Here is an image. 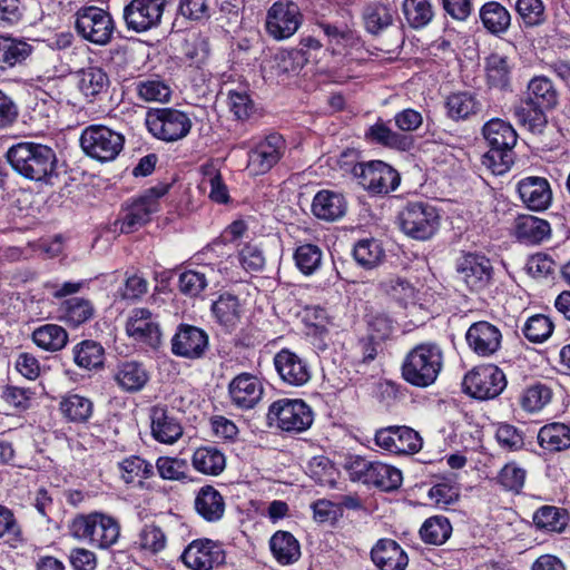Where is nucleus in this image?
I'll use <instances>...</instances> for the list:
<instances>
[{"label": "nucleus", "mask_w": 570, "mask_h": 570, "mask_svg": "<svg viewBox=\"0 0 570 570\" xmlns=\"http://www.w3.org/2000/svg\"><path fill=\"white\" fill-rule=\"evenodd\" d=\"M6 157L12 169L26 179L47 181L56 171V153L47 145L21 141L11 146Z\"/></svg>", "instance_id": "f257e3e1"}, {"label": "nucleus", "mask_w": 570, "mask_h": 570, "mask_svg": "<svg viewBox=\"0 0 570 570\" xmlns=\"http://www.w3.org/2000/svg\"><path fill=\"white\" fill-rule=\"evenodd\" d=\"M443 363L444 355L441 346L433 342H423L405 354L401 375L412 386L425 389L436 382Z\"/></svg>", "instance_id": "f03ea898"}, {"label": "nucleus", "mask_w": 570, "mask_h": 570, "mask_svg": "<svg viewBox=\"0 0 570 570\" xmlns=\"http://www.w3.org/2000/svg\"><path fill=\"white\" fill-rule=\"evenodd\" d=\"M525 106L514 107V117L531 131H541L547 124L546 110L553 109L559 101V92L546 76L533 77L527 86Z\"/></svg>", "instance_id": "7ed1b4c3"}, {"label": "nucleus", "mask_w": 570, "mask_h": 570, "mask_svg": "<svg viewBox=\"0 0 570 570\" xmlns=\"http://www.w3.org/2000/svg\"><path fill=\"white\" fill-rule=\"evenodd\" d=\"M68 530L72 538L92 548L107 550L119 541L121 527L115 517L94 511L77 514L70 521Z\"/></svg>", "instance_id": "20e7f679"}, {"label": "nucleus", "mask_w": 570, "mask_h": 570, "mask_svg": "<svg viewBox=\"0 0 570 570\" xmlns=\"http://www.w3.org/2000/svg\"><path fill=\"white\" fill-rule=\"evenodd\" d=\"M345 469L353 481L392 491L402 484V472L380 461H368L360 455L346 458Z\"/></svg>", "instance_id": "39448f33"}, {"label": "nucleus", "mask_w": 570, "mask_h": 570, "mask_svg": "<svg viewBox=\"0 0 570 570\" xmlns=\"http://www.w3.org/2000/svg\"><path fill=\"white\" fill-rule=\"evenodd\" d=\"M400 229L416 240L430 239L439 229L440 215L435 207L428 203H409L397 216Z\"/></svg>", "instance_id": "423d86ee"}, {"label": "nucleus", "mask_w": 570, "mask_h": 570, "mask_svg": "<svg viewBox=\"0 0 570 570\" xmlns=\"http://www.w3.org/2000/svg\"><path fill=\"white\" fill-rule=\"evenodd\" d=\"M168 185H158L147 189L139 198L128 205L114 226L115 232L130 234L150 220L160 208L159 199L167 194Z\"/></svg>", "instance_id": "0eeeda50"}, {"label": "nucleus", "mask_w": 570, "mask_h": 570, "mask_svg": "<svg viewBox=\"0 0 570 570\" xmlns=\"http://www.w3.org/2000/svg\"><path fill=\"white\" fill-rule=\"evenodd\" d=\"M122 134L102 125H91L85 128L80 136L83 153L100 163L116 159L124 148Z\"/></svg>", "instance_id": "6e6552de"}, {"label": "nucleus", "mask_w": 570, "mask_h": 570, "mask_svg": "<svg viewBox=\"0 0 570 570\" xmlns=\"http://www.w3.org/2000/svg\"><path fill=\"white\" fill-rule=\"evenodd\" d=\"M267 420L282 431L301 433L312 425L314 415L303 400L279 399L269 405Z\"/></svg>", "instance_id": "1a4fd4ad"}, {"label": "nucleus", "mask_w": 570, "mask_h": 570, "mask_svg": "<svg viewBox=\"0 0 570 570\" xmlns=\"http://www.w3.org/2000/svg\"><path fill=\"white\" fill-rule=\"evenodd\" d=\"M146 126L157 139L173 142L185 138L193 126L189 116L174 108H158L147 112Z\"/></svg>", "instance_id": "9d476101"}, {"label": "nucleus", "mask_w": 570, "mask_h": 570, "mask_svg": "<svg viewBox=\"0 0 570 570\" xmlns=\"http://www.w3.org/2000/svg\"><path fill=\"white\" fill-rule=\"evenodd\" d=\"M351 171L357 183L373 194H387L395 190L400 184L399 173L381 160L357 163Z\"/></svg>", "instance_id": "9b49d317"}, {"label": "nucleus", "mask_w": 570, "mask_h": 570, "mask_svg": "<svg viewBox=\"0 0 570 570\" xmlns=\"http://www.w3.org/2000/svg\"><path fill=\"white\" fill-rule=\"evenodd\" d=\"M75 28L85 40L99 46L107 45L115 30L111 16L94 6L77 11Z\"/></svg>", "instance_id": "f8f14e48"}, {"label": "nucleus", "mask_w": 570, "mask_h": 570, "mask_svg": "<svg viewBox=\"0 0 570 570\" xmlns=\"http://www.w3.org/2000/svg\"><path fill=\"white\" fill-rule=\"evenodd\" d=\"M463 390L474 399L489 400L501 394L507 385L504 373L495 365H481L463 379Z\"/></svg>", "instance_id": "ddd939ff"}, {"label": "nucleus", "mask_w": 570, "mask_h": 570, "mask_svg": "<svg viewBox=\"0 0 570 570\" xmlns=\"http://www.w3.org/2000/svg\"><path fill=\"white\" fill-rule=\"evenodd\" d=\"M302 23L297 4L288 0L273 3L266 14V30L276 40L291 38Z\"/></svg>", "instance_id": "4468645a"}, {"label": "nucleus", "mask_w": 570, "mask_h": 570, "mask_svg": "<svg viewBox=\"0 0 570 570\" xmlns=\"http://www.w3.org/2000/svg\"><path fill=\"white\" fill-rule=\"evenodd\" d=\"M285 149V140L279 134L266 136L248 154L249 174L258 176L268 173L284 156Z\"/></svg>", "instance_id": "2eb2a0df"}, {"label": "nucleus", "mask_w": 570, "mask_h": 570, "mask_svg": "<svg viewBox=\"0 0 570 570\" xmlns=\"http://www.w3.org/2000/svg\"><path fill=\"white\" fill-rule=\"evenodd\" d=\"M375 444L395 454H414L422 449V438L407 426H387L376 431Z\"/></svg>", "instance_id": "dca6fc26"}, {"label": "nucleus", "mask_w": 570, "mask_h": 570, "mask_svg": "<svg viewBox=\"0 0 570 570\" xmlns=\"http://www.w3.org/2000/svg\"><path fill=\"white\" fill-rule=\"evenodd\" d=\"M184 563L194 570H213L224 563L225 552L222 546L209 539L193 541L183 553Z\"/></svg>", "instance_id": "f3484780"}, {"label": "nucleus", "mask_w": 570, "mask_h": 570, "mask_svg": "<svg viewBox=\"0 0 570 570\" xmlns=\"http://www.w3.org/2000/svg\"><path fill=\"white\" fill-rule=\"evenodd\" d=\"M126 333L138 343L156 348L161 332L156 317L146 308H134L126 322Z\"/></svg>", "instance_id": "a211bd4d"}, {"label": "nucleus", "mask_w": 570, "mask_h": 570, "mask_svg": "<svg viewBox=\"0 0 570 570\" xmlns=\"http://www.w3.org/2000/svg\"><path fill=\"white\" fill-rule=\"evenodd\" d=\"M456 272L471 291L478 292L489 284L492 265L484 255L468 253L459 259Z\"/></svg>", "instance_id": "6ab92c4d"}, {"label": "nucleus", "mask_w": 570, "mask_h": 570, "mask_svg": "<svg viewBox=\"0 0 570 570\" xmlns=\"http://www.w3.org/2000/svg\"><path fill=\"white\" fill-rule=\"evenodd\" d=\"M208 347V335L193 325H180L171 338V352L180 357L200 358Z\"/></svg>", "instance_id": "aec40b11"}, {"label": "nucleus", "mask_w": 570, "mask_h": 570, "mask_svg": "<svg viewBox=\"0 0 570 570\" xmlns=\"http://www.w3.org/2000/svg\"><path fill=\"white\" fill-rule=\"evenodd\" d=\"M274 366L281 380L292 386H303L312 376L307 362L287 348L275 354Z\"/></svg>", "instance_id": "412c9836"}, {"label": "nucleus", "mask_w": 570, "mask_h": 570, "mask_svg": "<svg viewBox=\"0 0 570 570\" xmlns=\"http://www.w3.org/2000/svg\"><path fill=\"white\" fill-rule=\"evenodd\" d=\"M264 386L259 379L250 373L235 376L228 384V394L233 405L242 410L254 409L262 400Z\"/></svg>", "instance_id": "4be33fe9"}, {"label": "nucleus", "mask_w": 570, "mask_h": 570, "mask_svg": "<svg viewBox=\"0 0 570 570\" xmlns=\"http://www.w3.org/2000/svg\"><path fill=\"white\" fill-rule=\"evenodd\" d=\"M164 9L147 0H131L124 9L129 30L145 32L160 24Z\"/></svg>", "instance_id": "5701e85b"}, {"label": "nucleus", "mask_w": 570, "mask_h": 570, "mask_svg": "<svg viewBox=\"0 0 570 570\" xmlns=\"http://www.w3.org/2000/svg\"><path fill=\"white\" fill-rule=\"evenodd\" d=\"M465 340L469 347L479 356H491L499 351L502 334L495 325L482 321L469 327Z\"/></svg>", "instance_id": "b1692460"}, {"label": "nucleus", "mask_w": 570, "mask_h": 570, "mask_svg": "<svg viewBox=\"0 0 570 570\" xmlns=\"http://www.w3.org/2000/svg\"><path fill=\"white\" fill-rule=\"evenodd\" d=\"M114 381L127 393L141 391L149 381V372L144 363L138 361H121L114 370Z\"/></svg>", "instance_id": "393cba45"}, {"label": "nucleus", "mask_w": 570, "mask_h": 570, "mask_svg": "<svg viewBox=\"0 0 570 570\" xmlns=\"http://www.w3.org/2000/svg\"><path fill=\"white\" fill-rule=\"evenodd\" d=\"M518 191L523 204L532 210H544L552 200L550 184L542 177L523 178L518 184Z\"/></svg>", "instance_id": "a878e982"}, {"label": "nucleus", "mask_w": 570, "mask_h": 570, "mask_svg": "<svg viewBox=\"0 0 570 570\" xmlns=\"http://www.w3.org/2000/svg\"><path fill=\"white\" fill-rule=\"evenodd\" d=\"M150 419L151 435L156 441L174 444L181 438L184 429L179 420L166 407H153Z\"/></svg>", "instance_id": "bb28decb"}, {"label": "nucleus", "mask_w": 570, "mask_h": 570, "mask_svg": "<svg viewBox=\"0 0 570 570\" xmlns=\"http://www.w3.org/2000/svg\"><path fill=\"white\" fill-rule=\"evenodd\" d=\"M371 558L381 570H405L409 558L401 546L392 539H381L372 548Z\"/></svg>", "instance_id": "cd10ccee"}, {"label": "nucleus", "mask_w": 570, "mask_h": 570, "mask_svg": "<svg viewBox=\"0 0 570 570\" xmlns=\"http://www.w3.org/2000/svg\"><path fill=\"white\" fill-rule=\"evenodd\" d=\"M347 209V203L344 196L332 190H320L313 199V215L325 222H335L341 219Z\"/></svg>", "instance_id": "c85d7f7f"}, {"label": "nucleus", "mask_w": 570, "mask_h": 570, "mask_svg": "<svg viewBox=\"0 0 570 570\" xmlns=\"http://www.w3.org/2000/svg\"><path fill=\"white\" fill-rule=\"evenodd\" d=\"M196 512L208 522L220 520L225 512L223 495L212 485L202 487L194 500Z\"/></svg>", "instance_id": "c756f323"}, {"label": "nucleus", "mask_w": 570, "mask_h": 570, "mask_svg": "<svg viewBox=\"0 0 570 570\" xmlns=\"http://www.w3.org/2000/svg\"><path fill=\"white\" fill-rule=\"evenodd\" d=\"M512 69L513 65L507 56L498 52L491 53L484 62L488 86L499 90H509Z\"/></svg>", "instance_id": "7c9ffc66"}, {"label": "nucleus", "mask_w": 570, "mask_h": 570, "mask_svg": "<svg viewBox=\"0 0 570 570\" xmlns=\"http://www.w3.org/2000/svg\"><path fill=\"white\" fill-rule=\"evenodd\" d=\"M365 138L371 142L401 151L410 150L414 144L411 136L393 131L382 120L376 121L366 130Z\"/></svg>", "instance_id": "2f4dec72"}, {"label": "nucleus", "mask_w": 570, "mask_h": 570, "mask_svg": "<svg viewBox=\"0 0 570 570\" xmlns=\"http://www.w3.org/2000/svg\"><path fill=\"white\" fill-rule=\"evenodd\" d=\"M515 236L527 244H540L551 234L550 224L535 216L523 215L515 219Z\"/></svg>", "instance_id": "473e14b6"}, {"label": "nucleus", "mask_w": 570, "mask_h": 570, "mask_svg": "<svg viewBox=\"0 0 570 570\" xmlns=\"http://www.w3.org/2000/svg\"><path fill=\"white\" fill-rule=\"evenodd\" d=\"M448 116L455 121L468 120L482 110V104L475 95L461 91L450 95L445 102Z\"/></svg>", "instance_id": "72a5a7b5"}, {"label": "nucleus", "mask_w": 570, "mask_h": 570, "mask_svg": "<svg viewBox=\"0 0 570 570\" xmlns=\"http://www.w3.org/2000/svg\"><path fill=\"white\" fill-rule=\"evenodd\" d=\"M191 464L199 473L217 476L226 468V458L216 446H200L195 450L191 456Z\"/></svg>", "instance_id": "f704fd0d"}, {"label": "nucleus", "mask_w": 570, "mask_h": 570, "mask_svg": "<svg viewBox=\"0 0 570 570\" xmlns=\"http://www.w3.org/2000/svg\"><path fill=\"white\" fill-rule=\"evenodd\" d=\"M482 132L490 147L513 149L517 144L518 136L513 127L499 118L489 120Z\"/></svg>", "instance_id": "c9c22d12"}, {"label": "nucleus", "mask_w": 570, "mask_h": 570, "mask_svg": "<svg viewBox=\"0 0 570 570\" xmlns=\"http://www.w3.org/2000/svg\"><path fill=\"white\" fill-rule=\"evenodd\" d=\"M479 14L483 27L492 35H502L510 28L511 14L500 2L484 3Z\"/></svg>", "instance_id": "e433bc0d"}, {"label": "nucleus", "mask_w": 570, "mask_h": 570, "mask_svg": "<svg viewBox=\"0 0 570 570\" xmlns=\"http://www.w3.org/2000/svg\"><path fill=\"white\" fill-rule=\"evenodd\" d=\"M203 178L199 188L208 193V197L218 204H226L229 200L228 188L223 181L219 169L213 164L207 163L200 168Z\"/></svg>", "instance_id": "4c0bfd02"}, {"label": "nucleus", "mask_w": 570, "mask_h": 570, "mask_svg": "<svg viewBox=\"0 0 570 570\" xmlns=\"http://www.w3.org/2000/svg\"><path fill=\"white\" fill-rule=\"evenodd\" d=\"M217 322L226 328H234L242 317V305L237 296L224 293L212 305Z\"/></svg>", "instance_id": "58836bf2"}, {"label": "nucleus", "mask_w": 570, "mask_h": 570, "mask_svg": "<svg viewBox=\"0 0 570 570\" xmlns=\"http://www.w3.org/2000/svg\"><path fill=\"white\" fill-rule=\"evenodd\" d=\"M273 556L281 564H291L298 560L301 548L294 535L287 531H277L269 540Z\"/></svg>", "instance_id": "ea45409f"}, {"label": "nucleus", "mask_w": 570, "mask_h": 570, "mask_svg": "<svg viewBox=\"0 0 570 570\" xmlns=\"http://www.w3.org/2000/svg\"><path fill=\"white\" fill-rule=\"evenodd\" d=\"M31 53L26 41L0 36V69L12 68L23 62Z\"/></svg>", "instance_id": "a19ab883"}, {"label": "nucleus", "mask_w": 570, "mask_h": 570, "mask_svg": "<svg viewBox=\"0 0 570 570\" xmlns=\"http://www.w3.org/2000/svg\"><path fill=\"white\" fill-rule=\"evenodd\" d=\"M538 442L548 451H562L570 446V426L563 423H551L540 429Z\"/></svg>", "instance_id": "79ce46f5"}, {"label": "nucleus", "mask_w": 570, "mask_h": 570, "mask_svg": "<svg viewBox=\"0 0 570 570\" xmlns=\"http://www.w3.org/2000/svg\"><path fill=\"white\" fill-rule=\"evenodd\" d=\"M75 363L86 370H97L104 366L105 350L100 343L86 340L73 347Z\"/></svg>", "instance_id": "37998d69"}, {"label": "nucleus", "mask_w": 570, "mask_h": 570, "mask_svg": "<svg viewBox=\"0 0 570 570\" xmlns=\"http://www.w3.org/2000/svg\"><path fill=\"white\" fill-rule=\"evenodd\" d=\"M32 340L40 348L56 352L66 346L68 334L63 327L57 324H46L33 331Z\"/></svg>", "instance_id": "c03bdc74"}, {"label": "nucleus", "mask_w": 570, "mask_h": 570, "mask_svg": "<svg viewBox=\"0 0 570 570\" xmlns=\"http://www.w3.org/2000/svg\"><path fill=\"white\" fill-rule=\"evenodd\" d=\"M94 313L95 308L91 302L81 297L69 298L61 305V320L73 327L89 321Z\"/></svg>", "instance_id": "a18cd8bd"}, {"label": "nucleus", "mask_w": 570, "mask_h": 570, "mask_svg": "<svg viewBox=\"0 0 570 570\" xmlns=\"http://www.w3.org/2000/svg\"><path fill=\"white\" fill-rule=\"evenodd\" d=\"M92 402L79 394H68L60 402L61 413L71 422L82 423L88 421L92 414Z\"/></svg>", "instance_id": "49530a36"}, {"label": "nucleus", "mask_w": 570, "mask_h": 570, "mask_svg": "<svg viewBox=\"0 0 570 570\" xmlns=\"http://www.w3.org/2000/svg\"><path fill=\"white\" fill-rule=\"evenodd\" d=\"M353 256L358 265L371 269L382 263L384 249L377 239L364 238L355 244Z\"/></svg>", "instance_id": "de8ad7c7"}, {"label": "nucleus", "mask_w": 570, "mask_h": 570, "mask_svg": "<svg viewBox=\"0 0 570 570\" xmlns=\"http://www.w3.org/2000/svg\"><path fill=\"white\" fill-rule=\"evenodd\" d=\"M138 98L145 102H166L171 95L170 87L159 78L141 79L135 82Z\"/></svg>", "instance_id": "09e8293b"}, {"label": "nucleus", "mask_w": 570, "mask_h": 570, "mask_svg": "<svg viewBox=\"0 0 570 570\" xmlns=\"http://www.w3.org/2000/svg\"><path fill=\"white\" fill-rule=\"evenodd\" d=\"M121 479L126 483H142V480L154 475V466L140 456H129L119 463Z\"/></svg>", "instance_id": "8fccbe9b"}, {"label": "nucleus", "mask_w": 570, "mask_h": 570, "mask_svg": "<svg viewBox=\"0 0 570 570\" xmlns=\"http://www.w3.org/2000/svg\"><path fill=\"white\" fill-rule=\"evenodd\" d=\"M109 78L98 67H89L79 71V89L87 97H95L107 90Z\"/></svg>", "instance_id": "3c124183"}, {"label": "nucleus", "mask_w": 570, "mask_h": 570, "mask_svg": "<svg viewBox=\"0 0 570 570\" xmlns=\"http://www.w3.org/2000/svg\"><path fill=\"white\" fill-rule=\"evenodd\" d=\"M0 539L12 548L23 542L22 529L11 509L0 504Z\"/></svg>", "instance_id": "603ef678"}, {"label": "nucleus", "mask_w": 570, "mask_h": 570, "mask_svg": "<svg viewBox=\"0 0 570 570\" xmlns=\"http://www.w3.org/2000/svg\"><path fill=\"white\" fill-rule=\"evenodd\" d=\"M452 527L445 517H433L428 519L421 527L420 534L424 542L442 544L451 535Z\"/></svg>", "instance_id": "864d4df0"}, {"label": "nucleus", "mask_w": 570, "mask_h": 570, "mask_svg": "<svg viewBox=\"0 0 570 570\" xmlns=\"http://www.w3.org/2000/svg\"><path fill=\"white\" fill-rule=\"evenodd\" d=\"M383 286L386 294L404 307L414 305L417 301L416 288L405 278L392 277Z\"/></svg>", "instance_id": "5fc2aeb1"}, {"label": "nucleus", "mask_w": 570, "mask_h": 570, "mask_svg": "<svg viewBox=\"0 0 570 570\" xmlns=\"http://www.w3.org/2000/svg\"><path fill=\"white\" fill-rule=\"evenodd\" d=\"M553 328L554 325L550 317L543 314H535L525 321L522 332L530 342L543 343L552 335Z\"/></svg>", "instance_id": "6e6d98bb"}, {"label": "nucleus", "mask_w": 570, "mask_h": 570, "mask_svg": "<svg viewBox=\"0 0 570 570\" xmlns=\"http://www.w3.org/2000/svg\"><path fill=\"white\" fill-rule=\"evenodd\" d=\"M403 12L406 21L414 29L425 27L433 18V10L429 0H405Z\"/></svg>", "instance_id": "4d7b16f0"}, {"label": "nucleus", "mask_w": 570, "mask_h": 570, "mask_svg": "<svg viewBox=\"0 0 570 570\" xmlns=\"http://www.w3.org/2000/svg\"><path fill=\"white\" fill-rule=\"evenodd\" d=\"M533 521L540 529L561 532L567 525V515L557 507L544 505L537 510Z\"/></svg>", "instance_id": "13d9d810"}, {"label": "nucleus", "mask_w": 570, "mask_h": 570, "mask_svg": "<svg viewBox=\"0 0 570 570\" xmlns=\"http://www.w3.org/2000/svg\"><path fill=\"white\" fill-rule=\"evenodd\" d=\"M552 399L551 390L543 384H534L523 391L520 404L529 413L541 411Z\"/></svg>", "instance_id": "bf43d9fd"}, {"label": "nucleus", "mask_w": 570, "mask_h": 570, "mask_svg": "<svg viewBox=\"0 0 570 570\" xmlns=\"http://www.w3.org/2000/svg\"><path fill=\"white\" fill-rule=\"evenodd\" d=\"M294 259L303 274L311 275L321 266L322 250L316 245L304 244L296 248Z\"/></svg>", "instance_id": "052dcab7"}, {"label": "nucleus", "mask_w": 570, "mask_h": 570, "mask_svg": "<svg viewBox=\"0 0 570 570\" xmlns=\"http://www.w3.org/2000/svg\"><path fill=\"white\" fill-rule=\"evenodd\" d=\"M393 22V12L383 4L367 7L364 12L365 28L371 33H379Z\"/></svg>", "instance_id": "680f3d73"}, {"label": "nucleus", "mask_w": 570, "mask_h": 570, "mask_svg": "<svg viewBox=\"0 0 570 570\" xmlns=\"http://www.w3.org/2000/svg\"><path fill=\"white\" fill-rule=\"evenodd\" d=\"M482 164L490 169L492 174L503 175L513 164V151L512 149L490 147L482 157Z\"/></svg>", "instance_id": "e2e57ef3"}, {"label": "nucleus", "mask_w": 570, "mask_h": 570, "mask_svg": "<svg viewBox=\"0 0 570 570\" xmlns=\"http://www.w3.org/2000/svg\"><path fill=\"white\" fill-rule=\"evenodd\" d=\"M515 10L528 27L540 26L546 21L542 0H517Z\"/></svg>", "instance_id": "0e129e2a"}, {"label": "nucleus", "mask_w": 570, "mask_h": 570, "mask_svg": "<svg viewBox=\"0 0 570 570\" xmlns=\"http://www.w3.org/2000/svg\"><path fill=\"white\" fill-rule=\"evenodd\" d=\"M208 281L204 273L188 269L179 275V291L189 297H197L207 287Z\"/></svg>", "instance_id": "69168bd1"}, {"label": "nucleus", "mask_w": 570, "mask_h": 570, "mask_svg": "<svg viewBox=\"0 0 570 570\" xmlns=\"http://www.w3.org/2000/svg\"><path fill=\"white\" fill-rule=\"evenodd\" d=\"M161 479L180 481L187 478V463L185 460L161 456L156 462Z\"/></svg>", "instance_id": "338daca9"}, {"label": "nucleus", "mask_w": 570, "mask_h": 570, "mask_svg": "<svg viewBox=\"0 0 570 570\" xmlns=\"http://www.w3.org/2000/svg\"><path fill=\"white\" fill-rule=\"evenodd\" d=\"M303 60L299 50H282L274 56L272 68L277 75L296 72L302 67Z\"/></svg>", "instance_id": "774afa93"}]
</instances>
